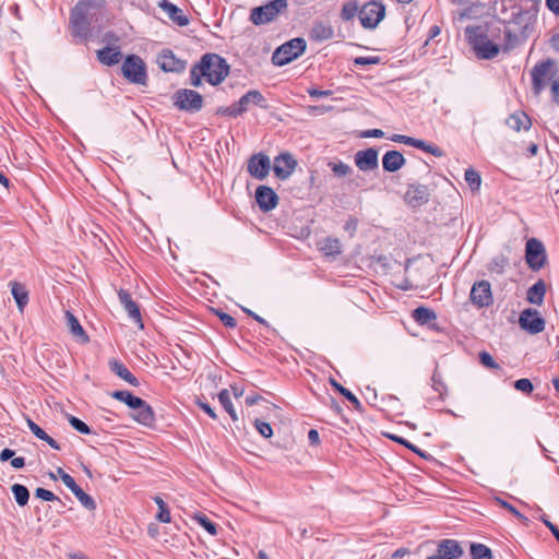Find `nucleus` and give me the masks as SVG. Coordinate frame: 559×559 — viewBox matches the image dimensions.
I'll return each mask as SVG.
<instances>
[{"label":"nucleus","mask_w":559,"mask_h":559,"mask_svg":"<svg viewBox=\"0 0 559 559\" xmlns=\"http://www.w3.org/2000/svg\"><path fill=\"white\" fill-rule=\"evenodd\" d=\"M318 246H319V250L325 257L335 258V257L340 255L342 252V245L337 238L328 237V238L323 239L321 242H319Z\"/></svg>","instance_id":"bb28decb"},{"label":"nucleus","mask_w":559,"mask_h":559,"mask_svg":"<svg viewBox=\"0 0 559 559\" xmlns=\"http://www.w3.org/2000/svg\"><path fill=\"white\" fill-rule=\"evenodd\" d=\"M520 326L531 334H537L544 331L545 320L536 309H525L519 318Z\"/></svg>","instance_id":"9d476101"},{"label":"nucleus","mask_w":559,"mask_h":559,"mask_svg":"<svg viewBox=\"0 0 559 559\" xmlns=\"http://www.w3.org/2000/svg\"><path fill=\"white\" fill-rule=\"evenodd\" d=\"M191 84L195 87L201 86L202 78L204 74H201V63L194 64L190 71Z\"/></svg>","instance_id":"3c124183"},{"label":"nucleus","mask_w":559,"mask_h":559,"mask_svg":"<svg viewBox=\"0 0 559 559\" xmlns=\"http://www.w3.org/2000/svg\"><path fill=\"white\" fill-rule=\"evenodd\" d=\"M465 34L479 59H493L499 53V45L492 43L480 26L466 27Z\"/></svg>","instance_id":"f257e3e1"},{"label":"nucleus","mask_w":559,"mask_h":559,"mask_svg":"<svg viewBox=\"0 0 559 559\" xmlns=\"http://www.w3.org/2000/svg\"><path fill=\"white\" fill-rule=\"evenodd\" d=\"M437 554L442 559H455L463 554V550L456 540L444 539L439 544Z\"/></svg>","instance_id":"4be33fe9"},{"label":"nucleus","mask_w":559,"mask_h":559,"mask_svg":"<svg viewBox=\"0 0 559 559\" xmlns=\"http://www.w3.org/2000/svg\"><path fill=\"white\" fill-rule=\"evenodd\" d=\"M219 112L229 117H237L246 112V109L239 105V102H236L228 107L222 108Z\"/></svg>","instance_id":"8fccbe9b"},{"label":"nucleus","mask_w":559,"mask_h":559,"mask_svg":"<svg viewBox=\"0 0 559 559\" xmlns=\"http://www.w3.org/2000/svg\"><path fill=\"white\" fill-rule=\"evenodd\" d=\"M280 13V0L252 9L250 20L254 25H262L274 20Z\"/></svg>","instance_id":"9b49d317"},{"label":"nucleus","mask_w":559,"mask_h":559,"mask_svg":"<svg viewBox=\"0 0 559 559\" xmlns=\"http://www.w3.org/2000/svg\"><path fill=\"white\" fill-rule=\"evenodd\" d=\"M69 424L71 425V427L73 429H75L76 431H79L81 433H84V435L91 433V428L84 421H82L80 418H78L75 416H72V415L69 416Z\"/></svg>","instance_id":"de8ad7c7"},{"label":"nucleus","mask_w":559,"mask_h":559,"mask_svg":"<svg viewBox=\"0 0 559 559\" xmlns=\"http://www.w3.org/2000/svg\"><path fill=\"white\" fill-rule=\"evenodd\" d=\"M508 264V260L500 255V257H497L495 258L491 263H490V266H489V270L491 272H496L498 274H501L506 267V265Z\"/></svg>","instance_id":"864d4df0"},{"label":"nucleus","mask_w":559,"mask_h":559,"mask_svg":"<svg viewBox=\"0 0 559 559\" xmlns=\"http://www.w3.org/2000/svg\"><path fill=\"white\" fill-rule=\"evenodd\" d=\"M355 164L361 171H370L378 168V151L372 147L358 151L355 154Z\"/></svg>","instance_id":"dca6fc26"},{"label":"nucleus","mask_w":559,"mask_h":559,"mask_svg":"<svg viewBox=\"0 0 559 559\" xmlns=\"http://www.w3.org/2000/svg\"><path fill=\"white\" fill-rule=\"evenodd\" d=\"M514 388L518 390V391H521L523 393H526V394H530L533 392L534 390V386L531 382V380L528 379H519L514 382Z\"/></svg>","instance_id":"6e6d98bb"},{"label":"nucleus","mask_w":559,"mask_h":559,"mask_svg":"<svg viewBox=\"0 0 559 559\" xmlns=\"http://www.w3.org/2000/svg\"><path fill=\"white\" fill-rule=\"evenodd\" d=\"M122 53L119 47H104L97 50V59L100 63L111 67L120 62Z\"/></svg>","instance_id":"5701e85b"},{"label":"nucleus","mask_w":559,"mask_h":559,"mask_svg":"<svg viewBox=\"0 0 559 559\" xmlns=\"http://www.w3.org/2000/svg\"><path fill=\"white\" fill-rule=\"evenodd\" d=\"M35 497L38 499L45 500V501L57 500V501L61 502V500L52 491L45 489V488H37L35 490Z\"/></svg>","instance_id":"5fc2aeb1"},{"label":"nucleus","mask_w":559,"mask_h":559,"mask_svg":"<svg viewBox=\"0 0 559 559\" xmlns=\"http://www.w3.org/2000/svg\"><path fill=\"white\" fill-rule=\"evenodd\" d=\"M273 170L276 177H280V155L273 158L271 164L270 157L263 153L253 154L247 164V170L255 179L263 180Z\"/></svg>","instance_id":"20e7f679"},{"label":"nucleus","mask_w":559,"mask_h":559,"mask_svg":"<svg viewBox=\"0 0 559 559\" xmlns=\"http://www.w3.org/2000/svg\"><path fill=\"white\" fill-rule=\"evenodd\" d=\"M379 57H357L354 59L356 66H370L379 63Z\"/></svg>","instance_id":"680f3d73"},{"label":"nucleus","mask_w":559,"mask_h":559,"mask_svg":"<svg viewBox=\"0 0 559 559\" xmlns=\"http://www.w3.org/2000/svg\"><path fill=\"white\" fill-rule=\"evenodd\" d=\"M72 493L76 497V499L81 502V504L84 508H86L87 510H95V500L90 495L84 492L81 487H78V489H75Z\"/></svg>","instance_id":"79ce46f5"},{"label":"nucleus","mask_w":559,"mask_h":559,"mask_svg":"<svg viewBox=\"0 0 559 559\" xmlns=\"http://www.w3.org/2000/svg\"><path fill=\"white\" fill-rule=\"evenodd\" d=\"M471 556L472 559H491L492 552L490 548L484 544H472Z\"/></svg>","instance_id":"58836bf2"},{"label":"nucleus","mask_w":559,"mask_h":559,"mask_svg":"<svg viewBox=\"0 0 559 559\" xmlns=\"http://www.w3.org/2000/svg\"><path fill=\"white\" fill-rule=\"evenodd\" d=\"M123 76L131 83L145 84L147 74L144 61L136 55H129L121 67Z\"/></svg>","instance_id":"39448f33"},{"label":"nucleus","mask_w":559,"mask_h":559,"mask_svg":"<svg viewBox=\"0 0 559 559\" xmlns=\"http://www.w3.org/2000/svg\"><path fill=\"white\" fill-rule=\"evenodd\" d=\"M464 178L472 190L476 191L479 189L481 178L478 171L469 168L465 171Z\"/></svg>","instance_id":"c03bdc74"},{"label":"nucleus","mask_w":559,"mask_h":559,"mask_svg":"<svg viewBox=\"0 0 559 559\" xmlns=\"http://www.w3.org/2000/svg\"><path fill=\"white\" fill-rule=\"evenodd\" d=\"M134 414L132 415L133 419L141 425L152 426L155 421V414L151 405H148L144 400L141 399V405L134 406L132 408Z\"/></svg>","instance_id":"a211bd4d"},{"label":"nucleus","mask_w":559,"mask_h":559,"mask_svg":"<svg viewBox=\"0 0 559 559\" xmlns=\"http://www.w3.org/2000/svg\"><path fill=\"white\" fill-rule=\"evenodd\" d=\"M546 294V285L544 281L539 280L527 290L526 299L530 304L540 306L544 302Z\"/></svg>","instance_id":"cd10ccee"},{"label":"nucleus","mask_w":559,"mask_h":559,"mask_svg":"<svg viewBox=\"0 0 559 559\" xmlns=\"http://www.w3.org/2000/svg\"><path fill=\"white\" fill-rule=\"evenodd\" d=\"M159 8L168 15V17L179 26H186L189 24V19L183 14L182 10L169 2L168 0H163L159 3Z\"/></svg>","instance_id":"6ab92c4d"},{"label":"nucleus","mask_w":559,"mask_h":559,"mask_svg":"<svg viewBox=\"0 0 559 559\" xmlns=\"http://www.w3.org/2000/svg\"><path fill=\"white\" fill-rule=\"evenodd\" d=\"M255 201L263 212L273 210L278 202V195L267 186H259L255 190Z\"/></svg>","instance_id":"2eb2a0df"},{"label":"nucleus","mask_w":559,"mask_h":559,"mask_svg":"<svg viewBox=\"0 0 559 559\" xmlns=\"http://www.w3.org/2000/svg\"><path fill=\"white\" fill-rule=\"evenodd\" d=\"M405 202L413 206L418 207L427 203L429 200V190L427 186L415 183L409 185L405 192Z\"/></svg>","instance_id":"ddd939ff"},{"label":"nucleus","mask_w":559,"mask_h":559,"mask_svg":"<svg viewBox=\"0 0 559 559\" xmlns=\"http://www.w3.org/2000/svg\"><path fill=\"white\" fill-rule=\"evenodd\" d=\"M175 106L183 111L198 112L203 107V97L193 90H178L174 95Z\"/></svg>","instance_id":"423d86ee"},{"label":"nucleus","mask_w":559,"mask_h":559,"mask_svg":"<svg viewBox=\"0 0 559 559\" xmlns=\"http://www.w3.org/2000/svg\"><path fill=\"white\" fill-rule=\"evenodd\" d=\"M384 135V132L380 129H370L366 130L362 133L364 138H382Z\"/></svg>","instance_id":"338daca9"},{"label":"nucleus","mask_w":559,"mask_h":559,"mask_svg":"<svg viewBox=\"0 0 559 559\" xmlns=\"http://www.w3.org/2000/svg\"><path fill=\"white\" fill-rule=\"evenodd\" d=\"M390 140L393 141V142L403 143L405 145H409V146H413V147L415 146V141H416L415 138H411V136L403 135V134H393L390 138Z\"/></svg>","instance_id":"bf43d9fd"},{"label":"nucleus","mask_w":559,"mask_h":559,"mask_svg":"<svg viewBox=\"0 0 559 559\" xmlns=\"http://www.w3.org/2000/svg\"><path fill=\"white\" fill-rule=\"evenodd\" d=\"M406 163L405 157L399 151H389L382 157V166L385 171L394 173L401 169Z\"/></svg>","instance_id":"412c9836"},{"label":"nucleus","mask_w":559,"mask_h":559,"mask_svg":"<svg viewBox=\"0 0 559 559\" xmlns=\"http://www.w3.org/2000/svg\"><path fill=\"white\" fill-rule=\"evenodd\" d=\"M471 300L479 308L488 307L492 304L490 284L486 281L475 283L471 289Z\"/></svg>","instance_id":"f8f14e48"},{"label":"nucleus","mask_w":559,"mask_h":559,"mask_svg":"<svg viewBox=\"0 0 559 559\" xmlns=\"http://www.w3.org/2000/svg\"><path fill=\"white\" fill-rule=\"evenodd\" d=\"M216 314L225 326L231 329L236 326V320L230 314L221 310L216 311Z\"/></svg>","instance_id":"052dcab7"},{"label":"nucleus","mask_w":559,"mask_h":559,"mask_svg":"<svg viewBox=\"0 0 559 559\" xmlns=\"http://www.w3.org/2000/svg\"><path fill=\"white\" fill-rule=\"evenodd\" d=\"M154 501L158 507V513L156 514V519L162 523H169L171 521V518L169 509L165 501L158 496L154 497Z\"/></svg>","instance_id":"a19ab883"},{"label":"nucleus","mask_w":559,"mask_h":559,"mask_svg":"<svg viewBox=\"0 0 559 559\" xmlns=\"http://www.w3.org/2000/svg\"><path fill=\"white\" fill-rule=\"evenodd\" d=\"M496 501L506 510H508L510 513H512L515 518H518L521 522L527 523L528 519L523 515L516 508H514L512 504L508 503L507 501L497 498Z\"/></svg>","instance_id":"09e8293b"},{"label":"nucleus","mask_w":559,"mask_h":559,"mask_svg":"<svg viewBox=\"0 0 559 559\" xmlns=\"http://www.w3.org/2000/svg\"><path fill=\"white\" fill-rule=\"evenodd\" d=\"M158 64L165 72H179L185 69V63L176 58L170 50H164L158 56Z\"/></svg>","instance_id":"f3484780"},{"label":"nucleus","mask_w":559,"mask_h":559,"mask_svg":"<svg viewBox=\"0 0 559 559\" xmlns=\"http://www.w3.org/2000/svg\"><path fill=\"white\" fill-rule=\"evenodd\" d=\"M27 426L29 430L38 438V439H46L48 438V435L43 430L35 421L27 418L26 419Z\"/></svg>","instance_id":"13d9d810"},{"label":"nucleus","mask_w":559,"mask_h":559,"mask_svg":"<svg viewBox=\"0 0 559 559\" xmlns=\"http://www.w3.org/2000/svg\"><path fill=\"white\" fill-rule=\"evenodd\" d=\"M62 483L64 484L66 487H68L72 492L78 489V487H80L74 478L71 476V475H62V478H61Z\"/></svg>","instance_id":"69168bd1"},{"label":"nucleus","mask_w":559,"mask_h":559,"mask_svg":"<svg viewBox=\"0 0 559 559\" xmlns=\"http://www.w3.org/2000/svg\"><path fill=\"white\" fill-rule=\"evenodd\" d=\"M506 123L512 130L520 131L521 129L527 130L531 126V120L523 111H516L507 119Z\"/></svg>","instance_id":"7c9ffc66"},{"label":"nucleus","mask_w":559,"mask_h":559,"mask_svg":"<svg viewBox=\"0 0 559 559\" xmlns=\"http://www.w3.org/2000/svg\"><path fill=\"white\" fill-rule=\"evenodd\" d=\"M10 285L12 296L16 301L19 310L22 312L28 302V292L21 283L12 282Z\"/></svg>","instance_id":"c756f323"},{"label":"nucleus","mask_w":559,"mask_h":559,"mask_svg":"<svg viewBox=\"0 0 559 559\" xmlns=\"http://www.w3.org/2000/svg\"><path fill=\"white\" fill-rule=\"evenodd\" d=\"M118 298L120 304L123 306L124 310L128 312L130 319H132L134 322L142 321L140 308L131 298V295L128 290L120 289L118 292Z\"/></svg>","instance_id":"aec40b11"},{"label":"nucleus","mask_w":559,"mask_h":559,"mask_svg":"<svg viewBox=\"0 0 559 559\" xmlns=\"http://www.w3.org/2000/svg\"><path fill=\"white\" fill-rule=\"evenodd\" d=\"M414 147L419 148L424 152L430 153L431 155H433L436 157H440L443 155V152L441 151L440 147L432 145V144H428L425 141L419 140V139H416Z\"/></svg>","instance_id":"a18cd8bd"},{"label":"nucleus","mask_w":559,"mask_h":559,"mask_svg":"<svg viewBox=\"0 0 559 559\" xmlns=\"http://www.w3.org/2000/svg\"><path fill=\"white\" fill-rule=\"evenodd\" d=\"M193 519L212 536L217 535V526L205 514L195 513Z\"/></svg>","instance_id":"ea45409f"},{"label":"nucleus","mask_w":559,"mask_h":559,"mask_svg":"<svg viewBox=\"0 0 559 559\" xmlns=\"http://www.w3.org/2000/svg\"><path fill=\"white\" fill-rule=\"evenodd\" d=\"M197 405L205 412L211 418L216 419L217 415L214 412V409L211 407V405L202 400L197 401Z\"/></svg>","instance_id":"e2e57ef3"},{"label":"nucleus","mask_w":559,"mask_h":559,"mask_svg":"<svg viewBox=\"0 0 559 559\" xmlns=\"http://www.w3.org/2000/svg\"><path fill=\"white\" fill-rule=\"evenodd\" d=\"M550 91L552 95V100L559 104V74L557 75L556 79H554L550 85Z\"/></svg>","instance_id":"0e129e2a"},{"label":"nucleus","mask_w":559,"mask_h":559,"mask_svg":"<svg viewBox=\"0 0 559 559\" xmlns=\"http://www.w3.org/2000/svg\"><path fill=\"white\" fill-rule=\"evenodd\" d=\"M358 12H359V9H358L357 4L354 2H348L343 5L342 11H341V16L344 21H349L356 14H358Z\"/></svg>","instance_id":"49530a36"},{"label":"nucleus","mask_w":559,"mask_h":559,"mask_svg":"<svg viewBox=\"0 0 559 559\" xmlns=\"http://www.w3.org/2000/svg\"><path fill=\"white\" fill-rule=\"evenodd\" d=\"M11 490L19 506L24 507L27 504L29 499V491L24 485L14 484L11 487Z\"/></svg>","instance_id":"e433bc0d"},{"label":"nucleus","mask_w":559,"mask_h":559,"mask_svg":"<svg viewBox=\"0 0 559 559\" xmlns=\"http://www.w3.org/2000/svg\"><path fill=\"white\" fill-rule=\"evenodd\" d=\"M218 401L222 404V406L224 407V409L229 414L233 421H237L238 416H237V413L231 403L229 391L226 389L222 390L218 393Z\"/></svg>","instance_id":"f704fd0d"},{"label":"nucleus","mask_w":559,"mask_h":559,"mask_svg":"<svg viewBox=\"0 0 559 559\" xmlns=\"http://www.w3.org/2000/svg\"><path fill=\"white\" fill-rule=\"evenodd\" d=\"M64 317H66V324H67L69 331L71 332V334L74 337L80 338L84 343L88 342V336L85 333V331L82 328V325L80 324V322L76 319V317L72 312H70L68 310L66 311Z\"/></svg>","instance_id":"a878e982"},{"label":"nucleus","mask_w":559,"mask_h":559,"mask_svg":"<svg viewBox=\"0 0 559 559\" xmlns=\"http://www.w3.org/2000/svg\"><path fill=\"white\" fill-rule=\"evenodd\" d=\"M328 166L337 177H345L352 171L350 166L341 160H331L328 163Z\"/></svg>","instance_id":"37998d69"},{"label":"nucleus","mask_w":559,"mask_h":559,"mask_svg":"<svg viewBox=\"0 0 559 559\" xmlns=\"http://www.w3.org/2000/svg\"><path fill=\"white\" fill-rule=\"evenodd\" d=\"M306 40L297 37L282 44V66L289 63L304 53L306 49Z\"/></svg>","instance_id":"4468645a"},{"label":"nucleus","mask_w":559,"mask_h":559,"mask_svg":"<svg viewBox=\"0 0 559 559\" xmlns=\"http://www.w3.org/2000/svg\"><path fill=\"white\" fill-rule=\"evenodd\" d=\"M110 370L117 374L119 378L123 379L126 382L133 386H139V380L130 372V370L120 361L111 360L109 361Z\"/></svg>","instance_id":"393cba45"},{"label":"nucleus","mask_w":559,"mask_h":559,"mask_svg":"<svg viewBox=\"0 0 559 559\" xmlns=\"http://www.w3.org/2000/svg\"><path fill=\"white\" fill-rule=\"evenodd\" d=\"M525 260L533 271H538L545 265L546 251L542 241L536 238H531L526 241Z\"/></svg>","instance_id":"1a4fd4ad"},{"label":"nucleus","mask_w":559,"mask_h":559,"mask_svg":"<svg viewBox=\"0 0 559 559\" xmlns=\"http://www.w3.org/2000/svg\"><path fill=\"white\" fill-rule=\"evenodd\" d=\"M385 7L378 1H371L361 7L358 17L365 28H374L384 17Z\"/></svg>","instance_id":"6e6552de"},{"label":"nucleus","mask_w":559,"mask_h":559,"mask_svg":"<svg viewBox=\"0 0 559 559\" xmlns=\"http://www.w3.org/2000/svg\"><path fill=\"white\" fill-rule=\"evenodd\" d=\"M201 74L212 85L222 83L229 73L226 60L216 53H205L201 60Z\"/></svg>","instance_id":"f03ea898"},{"label":"nucleus","mask_w":559,"mask_h":559,"mask_svg":"<svg viewBox=\"0 0 559 559\" xmlns=\"http://www.w3.org/2000/svg\"><path fill=\"white\" fill-rule=\"evenodd\" d=\"M111 396L115 400H118V401L124 403L130 408L141 405V397H138V396L133 395L131 392L126 391V390L114 391L111 393Z\"/></svg>","instance_id":"473e14b6"},{"label":"nucleus","mask_w":559,"mask_h":559,"mask_svg":"<svg viewBox=\"0 0 559 559\" xmlns=\"http://www.w3.org/2000/svg\"><path fill=\"white\" fill-rule=\"evenodd\" d=\"M238 102H239V105L246 109V111L249 110L251 105L265 107L264 96L260 92L254 91V90L247 92L245 95H242L240 97V99Z\"/></svg>","instance_id":"c85d7f7f"},{"label":"nucleus","mask_w":559,"mask_h":559,"mask_svg":"<svg viewBox=\"0 0 559 559\" xmlns=\"http://www.w3.org/2000/svg\"><path fill=\"white\" fill-rule=\"evenodd\" d=\"M93 15L73 8L70 15L71 33L79 41L86 40L91 35V23Z\"/></svg>","instance_id":"0eeeda50"},{"label":"nucleus","mask_w":559,"mask_h":559,"mask_svg":"<svg viewBox=\"0 0 559 559\" xmlns=\"http://www.w3.org/2000/svg\"><path fill=\"white\" fill-rule=\"evenodd\" d=\"M479 359H480V362L487 368H490V369L499 368V365L495 361L492 356L487 352H481L479 354Z\"/></svg>","instance_id":"4d7b16f0"},{"label":"nucleus","mask_w":559,"mask_h":559,"mask_svg":"<svg viewBox=\"0 0 559 559\" xmlns=\"http://www.w3.org/2000/svg\"><path fill=\"white\" fill-rule=\"evenodd\" d=\"M310 36L312 39L323 41L334 36V29L328 22H317L311 28Z\"/></svg>","instance_id":"b1692460"},{"label":"nucleus","mask_w":559,"mask_h":559,"mask_svg":"<svg viewBox=\"0 0 559 559\" xmlns=\"http://www.w3.org/2000/svg\"><path fill=\"white\" fill-rule=\"evenodd\" d=\"M282 180L288 178L297 167L298 163L289 153H282Z\"/></svg>","instance_id":"c9c22d12"},{"label":"nucleus","mask_w":559,"mask_h":559,"mask_svg":"<svg viewBox=\"0 0 559 559\" xmlns=\"http://www.w3.org/2000/svg\"><path fill=\"white\" fill-rule=\"evenodd\" d=\"M548 9L556 15H559V0H546Z\"/></svg>","instance_id":"774afa93"},{"label":"nucleus","mask_w":559,"mask_h":559,"mask_svg":"<svg viewBox=\"0 0 559 559\" xmlns=\"http://www.w3.org/2000/svg\"><path fill=\"white\" fill-rule=\"evenodd\" d=\"M558 70L554 60L538 62L531 71L533 91L539 95L548 84L551 85L554 79L558 75Z\"/></svg>","instance_id":"7ed1b4c3"},{"label":"nucleus","mask_w":559,"mask_h":559,"mask_svg":"<svg viewBox=\"0 0 559 559\" xmlns=\"http://www.w3.org/2000/svg\"><path fill=\"white\" fill-rule=\"evenodd\" d=\"M254 426L259 433L263 436L264 438H270L273 435V429L271 425L266 421L255 419Z\"/></svg>","instance_id":"603ef678"},{"label":"nucleus","mask_w":559,"mask_h":559,"mask_svg":"<svg viewBox=\"0 0 559 559\" xmlns=\"http://www.w3.org/2000/svg\"><path fill=\"white\" fill-rule=\"evenodd\" d=\"M330 383L332 384V386L337 390L346 400H348L356 409H360L361 408V404L359 402V400L349 391L347 390L346 388H344L342 384H340L337 381H335L334 379H330Z\"/></svg>","instance_id":"4c0bfd02"},{"label":"nucleus","mask_w":559,"mask_h":559,"mask_svg":"<svg viewBox=\"0 0 559 559\" xmlns=\"http://www.w3.org/2000/svg\"><path fill=\"white\" fill-rule=\"evenodd\" d=\"M106 7V0H79L74 5L78 11L95 15L96 12L102 11Z\"/></svg>","instance_id":"2f4dec72"},{"label":"nucleus","mask_w":559,"mask_h":559,"mask_svg":"<svg viewBox=\"0 0 559 559\" xmlns=\"http://www.w3.org/2000/svg\"><path fill=\"white\" fill-rule=\"evenodd\" d=\"M413 319L419 324H427L437 318L433 310L425 307H418L413 311Z\"/></svg>","instance_id":"72a5a7b5"}]
</instances>
